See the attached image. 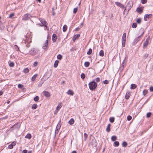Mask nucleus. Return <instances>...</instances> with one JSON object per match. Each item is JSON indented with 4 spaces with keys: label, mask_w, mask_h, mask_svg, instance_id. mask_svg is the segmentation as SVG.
<instances>
[{
    "label": "nucleus",
    "mask_w": 153,
    "mask_h": 153,
    "mask_svg": "<svg viewBox=\"0 0 153 153\" xmlns=\"http://www.w3.org/2000/svg\"><path fill=\"white\" fill-rule=\"evenodd\" d=\"M92 52V50L91 48H90L89 49V51H88L87 53V54L88 55H90L91 54Z\"/></svg>",
    "instance_id": "obj_34"
},
{
    "label": "nucleus",
    "mask_w": 153,
    "mask_h": 153,
    "mask_svg": "<svg viewBox=\"0 0 153 153\" xmlns=\"http://www.w3.org/2000/svg\"><path fill=\"white\" fill-rule=\"evenodd\" d=\"M10 102V101L9 100H7V104H9Z\"/></svg>",
    "instance_id": "obj_61"
},
{
    "label": "nucleus",
    "mask_w": 153,
    "mask_h": 153,
    "mask_svg": "<svg viewBox=\"0 0 153 153\" xmlns=\"http://www.w3.org/2000/svg\"><path fill=\"white\" fill-rule=\"evenodd\" d=\"M62 56L60 54H59L57 56V58L59 60H61L62 58Z\"/></svg>",
    "instance_id": "obj_32"
},
{
    "label": "nucleus",
    "mask_w": 153,
    "mask_h": 153,
    "mask_svg": "<svg viewBox=\"0 0 153 153\" xmlns=\"http://www.w3.org/2000/svg\"><path fill=\"white\" fill-rule=\"evenodd\" d=\"M117 139V137L115 136H113L111 137V140L112 141H114L116 140Z\"/></svg>",
    "instance_id": "obj_23"
},
{
    "label": "nucleus",
    "mask_w": 153,
    "mask_h": 153,
    "mask_svg": "<svg viewBox=\"0 0 153 153\" xmlns=\"http://www.w3.org/2000/svg\"><path fill=\"white\" fill-rule=\"evenodd\" d=\"M25 138L30 139L31 138V135L30 134H28L25 137Z\"/></svg>",
    "instance_id": "obj_22"
},
{
    "label": "nucleus",
    "mask_w": 153,
    "mask_h": 153,
    "mask_svg": "<svg viewBox=\"0 0 153 153\" xmlns=\"http://www.w3.org/2000/svg\"><path fill=\"white\" fill-rule=\"evenodd\" d=\"M137 87V85L135 84H131V88L134 89Z\"/></svg>",
    "instance_id": "obj_19"
},
{
    "label": "nucleus",
    "mask_w": 153,
    "mask_h": 153,
    "mask_svg": "<svg viewBox=\"0 0 153 153\" xmlns=\"http://www.w3.org/2000/svg\"><path fill=\"white\" fill-rule=\"evenodd\" d=\"M104 52L103 51L101 50L100 51L99 53V55L100 56H104Z\"/></svg>",
    "instance_id": "obj_27"
},
{
    "label": "nucleus",
    "mask_w": 153,
    "mask_h": 153,
    "mask_svg": "<svg viewBox=\"0 0 153 153\" xmlns=\"http://www.w3.org/2000/svg\"><path fill=\"white\" fill-rule=\"evenodd\" d=\"M39 100V97L38 96H36L34 98V100L36 102L38 101Z\"/></svg>",
    "instance_id": "obj_31"
},
{
    "label": "nucleus",
    "mask_w": 153,
    "mask_h": 153,
    "mask_svg": "<svg viewBox=\"0 0 153 153\" xmlns=\"http://www.w3.org/2000/svg\"><path fill=\"white\" fill-rule=\"evenodd\" d=\"M132 118V117L131 116H128L127 117V119L128 121L130 120Z\"/></svg>",
    "instance_id": "obj_42"
},
{
    "label": "nucleus",
    "mask_w": 153,
    "mask_h": 153,
    "mask_svg": "<svg viewBox=\"0 0 153 153\" xmlns=\"http://www.w3.org/2000/svg\"><path fill=\"white\" fill-rule=\"evenodd\" d=\"M95 142V140H92V145H93V144L94 143V142Z\"/></svg>",
    "instance_id": "obj_57"
},
{
    "label": "nucleus",
    "mask_w": 153,
    "mask_h": 153,
    "mask_svg": "<svg viewBox=\"0 0 153 153\" xmlns=\"http://www.w3.org/2000/svg\"><path fill=\"white\" fill-rule=\"evenodd\" d=\"M52 40L53 42H55L56 40L57 37L56 36L55 34H53L52 36Z\"/></svg>",
    "instance_id": "obj_11"
},
{
    "label": "nucleus",
    "mask_w": 153,
    "mask_h": 153,
    "mask_svg": "<svg viewBox=\"0 0 153 153\" xmlns=\"http://www.w3.org/2000/svg\"><path fill=\"white\" fill-rule=\"evenodd\" d=\"M31 151H29L28 152V153H31Z\"/></svg>",
    "instance_id": "obj_64"
},
{
    "label": "nucleus",
    "mask_w": 153,
    "mask_h": 153,
    "mask_svg": "<svg viewBox=\"0 0 153 153\" xmlns=\"http://www.w3.org/2000/svg\"><path fill=\"white\" fill-rule=\"evenodd\" d=\"M50 37V36L48 35L47 36V39L43 40V45L42 48L44 49H46L47 48L48 44V39Z\"/></svg>",
    "instance_id": "obj_1"
},
{
    "label": "nucleus",
    "mask_w": 153,
    "mask_h": 153,
    "mask_svg": "<svg viewBox=\"0 0 153 153\" xmlns=\"http://www.w3.org/2000/svg\"><path fill=\"white\" fill-rule=\"evenodd\" d=\"M13 146H13H15L16 144V143L15 142H13V143H12L11 144Z\"/></svg>",
    "instance_id": "obj_54"
},
{
    "label": "nucleus",
    "mask_w": 153,
    "mask_h": 153,
    "mask_svg": "<svg viewBox=\"0 0 153 153\" xmlns=\"http://www.w3.org/2000/svg\"><path fill=\"white\" fill-rule=\"evenodd\" d=\"M150 91H153V86H151L150 88Z\"/></svg>",
    "instance_id": "obj_51"
},
{
    "label": "nucleus",
    "mask_w": 153,
    "mask_h": 153,
    "mask_svg": "<svg viewBox=\"0 0 153 153\" xmlns=\"http://www.w3.org/2000/svg\"><path fill=\"white\" fill-rule=\"evenodd\" d=\"M137 22L139 24H140L141 22V19L140 18L138 19L137 20Z\"/></svg>",
    "instance_id": "obj_40"
},
{
    "label": "nucleus",
    "mask_w": 153,
    "mask_h": 153,
    "mask_svg": "<svg viewBox=\"0 0 153 153\" xmlns=\"http://www.w3.org/2000/svg\"><path fill=\"white\" fill-rule=\"evenodd\" d=\"M148 91L146 90H144L143 92V94L145 96V95L147 93Z\"/></svg>",
    "instance_id": "obj_37"
},
{
    "label": "nucleus",
    "mask_w": 153,
    "mask_h": 153,
    "mask_svg": "<svg viewBox=\"0 0 153 153\" xmlns=\"http://www.w3.org/2000/svg\"><path fill=\"white\" fill-rule=\"evenodd\" d=\"M126 33H124L122 36V45L123 47L125 46L126 41Z\"/></svg>",
    "instance_id": "obj_5"
},
{
    "label": "nucleus",
    "mask_w": 153,
    "mask_h": 153,
    "mask_svg": "<svg viewBox=\"0 0 153 153\" xmlns=\"http://www.w3.org/2000/svg\"><path fill=\"white\" fill-rule=\"evenodd\" d=\"M38 52V51L35 48H33L31 49L30 51V54L32 55H34L37 54Z\"/></svg>",
    "instance_id": "obj_3"
},
{
    "label": "nucleus",
    "mask_w": 153,
    "mask_h": 153,
    "mask_svg": "<svg viewBox=\"0 0 153 153\" xmlns=\"http://www.w3.org/2000/svg\"><path fill=\"white\" fill-rule=\"evenodd\" d=\"M14 48L17 51H19V48L18 46H17L16 45H15L14 46Z\"/></svg>",
    "instance_id": "obj_30"
},
{
    "label": "nucleus",
    "mask_w": 153,
    "mask_h": 153,
    "mask_svg": "<svg viewBox=\"0 0 153 153\" xmlns=\"http://www.w3.org/2000/svg\"><path fill=\"white\" fill-rule=\"evenodd\" d=\"M119 145V143L118 141H115L114 143V145L115 147L118 146Z\"/></svg>",
    "instance_id": "obj_20"
},
{
    "label": "nucleus",
    "mask_w": 153,
    "mask_h": 153,
    "mask_svg": "<svg viewBox=\"0 0 153 153\" xmlns=\"http://www.w3.org/2000/svg\"><path fill=\"white\" fill-rule=\"evenodd\" d=\"M84 136L85 139H86L88 137V134L86 133L84 134Z\"/></svg>",
    "instance_id": "obj_52"
},
{
    "label": "nucleus",
    "mask_w": 153,
    "mask_h": 153,
    "mask_svg": "<svg viewBox=\"0 0 153 153\" xmlns=\"http://www.w3.org/2000/svg\"><path fill=\"white\" fill-rule=\"evenodd\" d=\"M74 119L73 118H71L69 121L68 123L70 125H72L74 123Z\"/></svg>",
    "instance_id": "obj_16"
},
{
    "label": "nucleus",
    "mask_w": 153,
    "mask_h": 153,
    "mask_svg": "<svg viewBox=\"0 0 153 153\" xmlns=\"http://www.w3.org/2000/svg\"><path fill=\"white\" fill-rule=\"evenodd\" d=\"M150 39V38L149 37H148L146 39V41L144 42L143 44V46L144 48H145L148 45Z\"/></svg>",
    "instance_id": "obj_6"
},
{
    "label": "nucleus",
    "mask_w": 153,
    "mask_h": 153,
    "mask_svg": "<svg viewBox=\"0 0 153 153\" xmlns=\"http://www.w3.org/2000/svg\"><path fill=\"white\" fill-rule=\"evenodd\" d=\"M9 65L10 67H13L14 66V64L13 62H11L9 63Z\"/></svg>",
    "instance_id": "obj_43"
},
{
    "label": "nucleus",
    "mask_w": 153,
    "mask_h": 153,
    "mask_svg": "<svg viewBox=\"0 0 153 153\" xmlns=\"http://www.w3.org/2000/svg\"><path fill=\"white\" fill-rule=\"evenodd\" d=\"M131 94L130 92H127V93H126V94L125 96V98L126 99H128L130 96Z\"/></svg>",
    "instance_id": "obj_14"
},
{
    "label": "nucleus",
    "mask_w": 153,
    "mask_h": 153,
    "mask_svg": "<svg viewBox=\"0 0 153 153\" xmlns=\"http://www.w3.org/2000/svg\"><path fill=\"white\" fill-rule=\"evenodd\" d=\"M77 11V8H75L74 9L73 13H76Z\"/></svg>",
    "instance_id": "obj_46"
},
{
    "label": "nucleus",
    "mask_w": 153,
    "mask_h": 153,
    "mask_svg": "<svg viewBox=\"0 0 153 153\" xmlns=\"http://www.w3.org/2000/svg\"><path fill=\"white\" fill-rule=\"evenodd\" d=\"M29 70L28 68H26L24 70V72L25 73H27L28 72Z\"/></svg>",
    "instance_id": "obj_41"
},
{
    "label": "nucleus",
    "mask_w": 153,
    "mask_h": 153,
    "mask_svg": "<svg viewBox=\"0 0 153 153\" xmlns=\"http://www.w3.org/2000/svg\"><path fill=\"white\" fill-rule=\"evenodd\" d=\"M97 85V83L94 81H93L89 84V88L91 90L95 89L96 88Z\"/></svg>",
    "instance_id": "obj_2"
},
{
    "label": "nucleus",
    "mask_w": 153,
    "mask_h": 153,
    "mask_svg": "<svg viewBox=\"0 0 153 153\" xmlns=\"http://www.w3.org/2000/svg\"><path fill=\"white\" fill-rule=\"evenodd\" d=\"M37 105L36 104H33L31 107L33 109H35L37 108Z\"/></svg>",
    "instance_id": "obj_24"
},
{
    "label": "nucleus",
    "mask_w": 153,
    "mask_h": 153,
    "mask_svg": "<svg viewBox=\"0 0 153 153\" xmlns=\"http://www.w3.org/2000/svg\"><path fill=\"white\" fill-rule=\"evenodd\" d=\"M136 11L137 12L141 13L143 11V8L142 7H138L136 10Z\"/></svg>",
    "instance_id": "obj_12"
},
{
    "label": "nucleus",
    "mask_w": 153,
    "mask_h": 153,
    "mask_svg": "<svg viewBox=\"0 0 153 153\" xmlns=\"http://www.w3.org/2000/svg\"><path fill=\"white\" fill-rule=\"evenodd\" d=\"M152 16V14H150L149 15L148 14H146L144 16V19L145 21H146L147 20V19L151 17Z\"/></svg>",
    "instance_id": "obj_10"
},
{
    "label": "nucleus",
    "mask_w": 153,
    "mask_h": 153,
    "mask_svg": "<svg viewBox=\"0 0 153 153\" xmlns=\"http://www.w3.org/2000/svg\"><path fill=\"white\" fill-rule=\"evenodd\" d=\"M39 20L41 22V24L42 25H39L40 26H44L47 27L48 24L44 20L42 19H39Z\"/></svg>",
    "instance_id": "obj_4"
},
{
    "label": "nucleus",
    "mask_w": 153,
    "mask_h": 153,
    "mask_svg": "<svg viewBox=\"0 0 153 153\" xmlns=\"http://www.w3.org/2000/svg\"><path fill=\"white\" fill-rule=\"evenodd\" d=\"M59 62V61L57 60L55 61L53 65L54 68H56L57 67Z\"/></svg>",
    "instance_id": "obj_18"
},
{
    "label": "nucleus",
    "mask_w": 153,
    "mask_h": 153,
    "mask_svg": "<svg viewBox=\"0 0 153 153\" xmlns=\"http://www.w3.org/2000/svg\"><path fill=\"white\" fill-rule=\"evenodd\" d=\"M147 1V0H141V2L143 4H145Z\"/></svg>",
    "instance_id": "obj_48"
},
{
    "label": "nucleus",
    "mask_w": 153,
    "mask_h": 153,
    "mask_svg": "<svg viewBox=\"0 0 153 153\" xmlns=\"http://www.w3.org/2000/svg\"><path fill=\"white\" fill-rule=\"evenodd\" d=\"M38 62H36V61L35 62H34V63L33 65V67H36L38 65Z\"/></svg>",
    "instance_id": "obj_45"
},
{
    "label": "nucleus",
    "mask_w": 153,
    "mask_h": 153,
    "mask_svg": "<svg viewBox=\"0 0 153 153\" xmlns=\"http://www.w3.org/2000/svg\"><path fill=\"white\" fill-rule=\"evenodd\" d=\"M29 17L28 16V15L27 14H26L25 15L23 16L22 20H26L28 19Z\"/></svg>",
    "instance_id": "obj_13"
},
{
    "label": "nucleus",
    "mask_w": 153,
    "mask_h": 153,
    "mask_svg": "<svg viewBox=\"0 0 153 153\" xmlns=\"http://www.w3.org/2000/svg\"><path fill=\"white\" fill-rule=\"evenodd\" d=\"M111 126V125L110 124H109L107 127L106 130L108 132H109L110 131V127Z\"/></svg>",
    "instance_id": "obj_17"
},
{
    "label": "nucleus",
    "mask_w": 153,
    "mask_h": 153,
    "mask_svg": "<svg viewBox=\"0 0 153 153\" xmlns=\"http://www.w3.org/2000/svg\"><path fill=\"white\" fill-rule=\"evenodd\" d=\"M137 26V24L135 23H133L132 25V27L134 28H135Z\"/></svg>",
    "instance_id": "obj_39"
},
{
    "label": "nucleus",
    "mask_w": 153,
    "mask_h": 153,
    "mask_svg": "<svg viewBox=\"0 0 153 153\" xmlns=\"http://www.w3.org/2000/svg\"><path fill=\"white\" fill-rule=\"evenodd\" d=\"M62 107V105L61 103H59L58 106H57L56 111V113H57V112L58 111L59 109L61 108Z\"/></svg>",
    "instance_id": "obj_9"
},
{
    "label": "nucleus",
    "mask_w": 153,
    "mask_h": 153,
    "mask_svg": "<svg viewBox=\"0 0 153 153\" xmlns=\"http://www.w3.org/2000/svg\"><path fill=\"white\" fill-rule=\"evenodd\" d=\"M144 33V32H143V33H142L141 35L139 36L137 38H136L135 39V40H136V41H137V42H138V41L139 40V38L142 36L143 35V34Z\"/></svg>",
    "instance_id": "obj_35"
},
{
    "label": "nucleus",
    "mask_w": 153,
    "mask_h": 153,
    "mask_svg": "<svg viewBox=\"0 0 153 153\" xmlns=\"http://www.w3.org/2000/svg\"><path fill=\"white\" fill-rule=\"evenodd\" d=\"M57 126L56 127V128H57ZM59 128H56L55 131V133H58L59 131Z\"/></svg>",
    "instance_id": "obj_55"
},
{
    "label": "nucleus",
    "mask_w": 153,
    "mask_h": 153,
    "mask_svg": "<svg viewBox=\"0 0 153 153\" xmlns=\"http://www.w3.org/2000/svg\"><path fill=\"white\" fill-rule=\"evenodd\" d=\"M79 30V28H76V31H77L78 30Z\"/></svg>",
    "instance_id": "obj_62"
},
{
    "label": "nucleus",
    "mask_w": 153,
    "mask_h": 153,
    "mask_svg": "<svg viewBox=\"0 0 153 153\" xmlns=\"http://www.w3.org/2000/svg\"><path fill=\"white\" fill-rule=\"evenodd\" d=\"M52 12H53L52 14H53V16H54V15H55V13L54 11H52Z\"/></svg>",
    "instance_id": "obj_59"
},
{
    "label": "nucleus",
    "mask_w": 153,
    "mask_h": 153,
    "mask_svg": "<svg viewBox=\"0 0 153 153\" xmlns=\"http://www.w3.org/2000/svg\"><path fill=\"white\" fill-rule=\"evenodd\" d=\"M115 4L117 6H119L121 7H122L123 6V5L121 3L119 2H115Z\"/></svg>",
    "instance_id": "obj_21"
},
{
    "label": "nucleus",
    "mask_w": 153,
    "mask_h": 153,
    "mask_svg": "<svg viewBox=\"0 0 153 153\" xmlns=\"http://www.w3.org/2000/svg\"><path fill=\"white\" fill-rule=\"evenodd\" d=\"M81 77L82 79H84L85 77V75L83 73H82L81 75Z\"/></svg>",
    "instance_id": "obj_38"
},
{
    "label": "nucleus",
    "mask_w": 153,
    "mask_h": 153,
    "mask_svg": "<svg viewBox=\"0 0 153 153\" xmlns=\"http://www.w3.org/2000/svg\"><path fill=\"white\" fill-rule=\"evenodd\" d=\"M18 87L19 88H22L23 87V85H22L19 84L18 85Z\"/></svg>",
    "instance_id": "obj_47"
},
{
    "label": "nucleus",
    "mask_w": 153,
    "mask_h": 153,
    "mask_svg": "<svg viewBox=\"0 0 153 153\" xmlns=\"http://www.w3.org/2000/svg\"><path fill=\"white\" fill-rule=\"evenodd\" d=\"M43 94L46 97H49L51 96L50 93L47 91H44L43 92Z\"/></svg>",
    "instance_id": "obj_7"
},
{
    "label": "nucleus",
    "mask_w": 153,
    "mask_h": 153,
    "mask_svg": "<svg viewBox=\"0 0 153 153\" xmlns=\"http://www.w3.org/2000/svg\"><path fill=\"white\" fill-rule=\"evenodd\" d=\"M80 36V35L79 34H77L75 35L73 38V41L74 42H75L76 39H78Z\"/></svg>",
    "instance_id": "obj_8"
},
{
    "label": "nucleus",
    "mask_w": 153,
    "mask_h": 153,
    "mask_svg": "<svg viewBox=\"0 0 153 153\" xmlns=\"http://www.w3.org/2000/svg\"><path fill=\"white\" fill-rule=\"evenodd\" d=\"M127 143L126 142H123L122 144V145L123 147H126L127 146Z\"/></svg>",
    "instance_id": "obj_36"
},
{
    "label": "nucleus",
    "mask_w": 153,
    "mask_h": 153,
    "mask_svg": "<svg viewBox=\"0 0 153 153\" xmlns=\"http://www.w3.org/2000/svg\"><path fill=\"white\" fill-rule=\"evenodd\" d=\"M114 117H111L109 119V121L111 123H113L114 121Z\"/></svg>",
    "instance_id": "obj_25"
},
{
    "label": "nucleus",
    "mask_w": 153,
    "mask_h": 153,
    "mask_svg": "<svg viewBox=\"0 0 153 153\" xmlns=\"http://www.w3.org/2000/svg\"><path fill=\"white\" fill-rule=\"evenodd\" d=\"M3 94V92L1 91H0V96L1 95Z\"/></svg>",
    "instance_id": "obj_58"
},
{
    "label": "nucleus",
    "mask_w": 153,
    "mask_h": 153,
    "mask_svg": "<svg viewBox=\"0 0 153 153\" xmlns=\"http://www.w3.org/2000/svg\"><path fill=\"white\" fill-rule=\"evenodd\" d=\"M72 153H76V152L75 151H74L72 152Z\"/></svg>",
    "instance_id": "obj_60"
},
{
    "label": "nucleus",
    "mask_w": 153,
    "mask_h": 153,
    "mask_svg": "<svg viewBox=\"0 0 153 153\" xmlns=\"http://www.w3.org/2000/svg\"><path fill=\"white\" fill-rule=\"evenodd\" d=\"M151 114H152L150 112H149V113H148L146 115L147 117L149 118V117H150L151 116Z\"/></svg>",
    "instance_id": "obj_44"
},
{
    "label": "nucleus",
    "mask_w": 153,
    "mask_h": 153,
    "mask_svg": "<svg viewBox=\"0 0 153 153\" xmlns=\"http://www.w3.org/2000/svg\"><path fill=\"white\" fill-rule=\"evenodd\" d=\"M14 13H10L9 16V17L10 18H13V16H14Z\"/></svg>",
    "instance_id": "obj_33"
},
{
    "label": "nucleus",
    "mask_w": 153,
    "mask_h": 153,
    "mask_svg": "<svg viewBox=\"0 0 153 153\" xmlns=\"http://www.w3.org/2000/svg\"><path fill=\"white\" fill-rule=\"evenodd\" d=\"M54 7H53L52 8V11H54Z\"/></svg>",
    "instance_id": "obj_63"
},
{
    "label": "nucleus",
    "mask_w": 153,
    "mask_h": 153,
    "mask_svg": "<svg viewBox=\"0 0 153 153\" xmlns=\"http://www.w3.org/2000/svg\"><path fill=\"white\" fill-rule=\"evenodd\" d=\"M27 150L25 149L23 150L22 152L23 153H27Z\"/></svg>",
    "instance_id": "obj_56"
},
{
    "label": "nucleus",
    "mask_w": 153,
    "mask_h": 153,
    "mask_svg": "<svg viewBox=\"0 0 153 153\" xmlns=\"http://www.w3.org/2000/svg\"><path fill=\"white\" fill-rule=\"evenodd\" d=\"M103 83L104 84H108V81L107 80H105L103 81Z\"/></svg>",
    "instance_id": "obj_49"
},
{
    "label": "nucleus",
    "mask_w": 153,
    "mask_h": 153,
    "mask_svg": "<svg viewBox=\"0 0 153 153\" xmlns=\"http://www.w3.org/2000/svg\"><path fill=\"white\" fill-rule=\"evenodd\" d=\"M67 28V26L66 25H65L63 27V30L64 32H65L66 31Z\"/></svg>",
    "instance_id": "obj_26"
},
{
    "label": "nucleus",
    "mask_w": 153,
    "mask_h": 153,
    "mask_svg": "<svg viewBox=\"0 0 153 153\" xmlns=\"http://www.w3.org/2000/svg\"><path fill=\"white\" fill-rule=\"evenodd\" d=\"M95 80L97 82H99L100 81V79L99 78H97Z\"/></svg>",
    "instance_id": "obj_53"
},
{
    "label": "nucleus",
    "mask_w": 153,
    "mask_h": 153,
    "mask_svg": "<svg viewBox=\"0 0 153 153\" xmlns=\"http://www.w3.org/2000/svg\"><path fill=\"white\" fill-rule=\"evenodd\" d=\"M68 95H73L74 94V92L71 90H69L67 92Z\"/></svg>",
    "instance_id": "obj_15"
},
{
    "label": "nucleus",
    "mask_w": 153,
    "mask_h": 153,
    "mask_svg": "<svg viewBox=\"0 0 153 153\" xmlns=\"http://www.w3.org/2000/svg\"><path fill=\"white\" fill-rule=\"evenodd\" d=\"M37 74H35L34 76H33L31 80L33 81H34L36 78L37 77Z\"/></svg>",
    "instance_id": "obj_29"
},
{
    "label": "nucleus",
    "mask_w": 153,
    "mask_h": 153,
    "mask_svg": "<svg viewBox=\"0 0 153 153\" xmlns=\"http://www.w3.org/2000/svg\"><path fill=\"white\" fill-rule=\"evenodd\" d=\"M89 65L90 63L88 62H85V66L86 67H88L89 66Z\"/></svg>",
    "instance_id": "obj_28"
},
{
    "label": "nucleus",
    "mask_w": 153,
    "mask_h": 153,
    "mask_svg": "<svg viewBox=\"0 0 153 153\" xmlns=\"http://www.w3.org/2000/svg\"><path fill=\"white\" fill-rule=\"evenodd\" d=\"M8 148L10 149H12L13 148V146L11 144L9 146Z\"/></svg>",
    "instance_id": "obj_50"
}]
</instances>
